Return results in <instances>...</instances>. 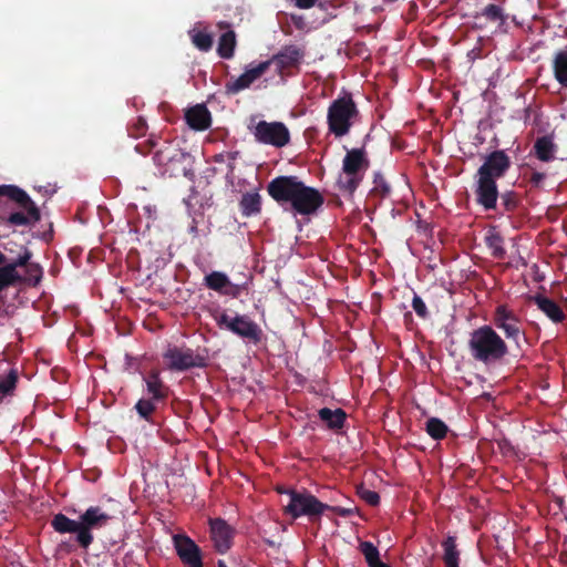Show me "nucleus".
<instances>
[{"label": "nucleus", "mask_w": 567, "mask_h": 567, "mask_svg": "<svg viewBox=\"0 0 567 567\" xmlns=\"http://www.w3.org/2000/svg\"><path fill=\"white\" fill-rule=\"evenodd\" d=\"M269 196L278 204L289 203L299 215L315 214L324 203L322 194L302 183L297 176H278L267 185Z\"/></svg>", "instance_id": "nucleus-1"}, {"label": "nucleus", "mask_w": 567, "mask_h": 567, "mask_svg": "<svg viewBox=\"0 0 567 567\" xmlns=\"http://www.w3.org/2000/svg\"><path fill=\"white\" fill-rule=\"evenodd\" d=\"M511 157L503 150L487 154L478 167L475 178V202L485 210H496L499 196L497 179L504 177L511 168Z\"/></svg>", "instance_id": "nucleus-2"}, {"label": "nucleus", "mask_w": 567, "mask_h": 567, "mask_svg": "<svg viewBox=\"0 0 567 567\" xmlns=\"http://www.w3.org/2000/svg\"><path fill=\"white\" fill-rule=\"evenodd\" d=\"M155 150L153 161L158 167L162 175H168L169 177L176 176L178 173L189 179L194 178V172L190 168L184 166L179 167L187 158L185 153L177 143L173 141L164 140L158 143L154 137L148 138L143 143L135 145V151L140 154L146 155Z\"/></svg>", "instance_id": "nucleus-3"}, {"label": "nucleus", "mask_w": 567, "mask_h": 567, "mask_svg": "<svg viewBox=\"0 0 567 567\" xmlns=\"http://www.w3.org/2000/svg\"><path fill=\"white\" fill-rule=\"evenodd\" d=\"M467 344L471 357L486 365L497 363L508 354L505 340L487 324L473 330Z\"/></svg>", "instance_id": "nucleus-4"}, {"label": "nucleus", "mask_w": 567, "mask_h": 567, "mask_svg": "<svg viewBox=\"0 0 567 567\" xmlns=\"http://www.w3.org/2000/svg\"><path fill=\"white\" fill-rule=\"evenodd\" d=\"M289 502L285 506V514L292 519L301 516L308 517L310 522H317L326 511H330L340 517H349L353 514L351 508L341 506H331L320 502L315 495L307 489L288 491Z\"/></svg>", "instance_id": "nucleus-5"}, {"label": "nucleus", "mask_w": 567, "mask_h": 567, "mask_svg": "<svg viewBox=\"0 0 567 567\" xmlns=\"http://www.w3.org/2000/svg\"><path fill=\"white\" fill-rule=\"evenodd\" d=\"M16 204L21 212H11L1 220L11 226H28L40 221L41 213L35 203L22 188L16 185H0V206Z\"/></svg>", "instance_id": "nucleus-6"}, {"label": "nucleus", "mask_w": 567, "mask_h": 567, "mask_svg": "<svg viewBox=\"0 0 567 567\" xmlns=\"http://www.w3.org/2000/svg\"><path fill=\"white\" fill-rule=\"evenodd\" d=\"M117 512V503L113 498H107L105 503L87 507L80 515L81 530L76 535L80 547L89 548L93 543L92 532L109 526Z\"/></svg>", "instance_id": "nucleus-7"}, {"label": "nucleus", "mask_w": 567, "mask_h": 567, "mask_svg": "<svg viewBox=\"0 0 567 567\" xmlns=\"http://www.w3.org/2000/svg\"><path fill=\"white\" fill-rule=\"evenodd\" d=\"M369 167L370 161L364 148L347 151L342 161V173L337 181L338 189L352 195L362 183Z\"/></svg>", "instance_id": "nucleus-8"}, {"label": "nucleus", "mask_w": 567, "mask_h": 567, "mask_svg": "<svg viewBox=\"0 0 567 567\" xmlns=\"http://www.w3.org/2000/svg\"><path fill=\"white\" fill-rule=\"evenodd\" d=\"M359 116V110L350 93H344L331 102L327 112L328 128L336 137L347 135L354 121Z\"/></svg>", "instance_id": "nucleus-9"}, {"label": "nucleus", "mask_w": 567, "mask_h": 567, "mask_svg": "<svg viewBox=\"0 0 567 567\" xmlns=\"http://www.w3.org/2000/svg\"><path fill=\"white\" fill-rule=\"evenodd\" d=\"M216 324L224 330H228L234 334L247 339L254 343H258L262 338L260 327L245 315H236L230 317L226 311L218 312L214 316Z\"/></svg>", "instance_id": "nucleus-10"}, {"label": "nucleus", "mask_w": 567, "mask_h": 567, "mask_svg": "<svg viewBox=\"0 0 567 567\" xmlns=\"http://www.w3.org/2000/svg\"><path fill=\"white\" fill-rule=\"evenodd\" d=\"M493 326L501 330L505 338L519 347V340L525 338L520 317L507 305H498L492 315Z\"/></svg>", "instance_id": "nucleus-11"}, {"label": "nucleus", "mask_w": 567, "mask_h": 567, "mask_svg": "<svg viewBox=\"0 0 567 567\" xmlns=\"http://www.w3.org/2000/svg\"><path fill=\"white\" fill-rule=\"evenodd\" d=\"M163 358L168 361L167 368L172 371H185L192 368L206 367V358L195 353L189 348L169 347Z\"/></svg>", "instance_id": "nucleus-12"}, {"label": "nucleus", "mask_w": 567, "mask_h": 567, "mask_svg": "<svg viewBox=\"0 0 567 567\" xmlns=\"http://www.w3.org/2000/svg\"><path fill=\"white\" fill-rule=\"evenodd\" d=\"M252 133L257 142L275 147H284L290 142L289 130L282 122L260 121Z\"/></svg>", "instance_id": "nucleus-13"}, {"label": "nucleus", "mask_w": 567, "mask_h": 567, "mask_svg": "<svg viewBox=\"0 0 567 567\" xmlns=\"http://www.w3.org/2000/svg\"><path fill=\"white\" fill-rule=\"evenodd\" d=\"M14 246L19 247L17 257L0 267V287L3 289L24 281L23 277L18 272V268L27 265L32 258V251L28 247L17 244Z\"/></svg>", "instance_id": "nucleus-14"}, {"label": "nucleus", "mask_w": 567, "mask_h": 567, "mask_svg": "<svg viewBox=\"0 0 567 567\" xmlns=\"http://www.w3.org/2000/svg\"><path fill=\"white\" fill-rule=\"evenodd\" d=\"M173 543L177 556L187 567H203V556L199 546L187 535L176 534Z\"/></svg>", "instance_id": "nucleus-15"}, {"label": "nucleus", "mask_w": 567, "mask_h": 567, "mask_svg": "<svg viewBox=\"0 0 567 567\" xmlns=\"http://www.w3.org/2000/svg\"><path fill=\"white\" fill-rule=\"evenodd\" d=\"M305 58V50L298 45L289 44L266 62L275 64L279 74H284L289 69H298Z\"/></svg>", "instance_id": "nucleus-16"}, {"label": "nucleus", "mask_w": 567, "mask_h": 567, "mask_svg": "<svg viewBox=\"0 0 567 567\" xmlns=\"http://www.w3.org/2000/svg\"><path fill=\"white\" fill-rule=\"evenodd\" d=\"M270 62H260L256 66L247 69L236 80L226 83L227 94H237L240 91L248 89L257 79L267 72Z\"/></svg>", "instance_id": "nucleus-17"}, {"label": "nucleus", "mask_w": 567, "mask_h": 567, "mask_svg": "<svg viewBox=\"0 0 567 567\" xmlns=\"http://www.w3.org/2000/svg\"><path fill=\"white\" fill-rule=\"evenodd\" d=\"M210 537L216 550L225 554L231 546L234 529L221 518L210 519Z\"/></svg>", "instance_id": "nucleus-18"}, {"label": "nucleus", "mask_w": 567, "mask_h": 567, "mask_svg": "<svg viewBox=\"0 0 567 567\" xmlns=\"http://www.w3.org/2000/svg\"><path fill=\"white\" fill-rule=\"evenodd\" d=\"M185 118L189 127L196 131H205L212 124L210 112L204 104L189 107L185 113Z\"/></svg>", "instance_id": "nucleus-19"}, {"label": "nucleus", "mask_w": 567, "mask_h": 567, "mask_svg": "<svg viewBox=\"0 0 567 567\" xmlns=\"http://www.w3.org/2000/svg\"><path fill=\"white\" fill-rule=\"evenodd\" d=\"M144 381L146 383L147 393L151 395V399L158 402L165 401L167 399L169 389L163 382L159 371L151 370L144 378Z\"/></svg>", "instance_id": "nucleus-20"}, {"label": "nucleus", "mask_w": 567, "mask_h": 567, "mask_svg": "<svg viewBox=\"0 0 567 567\" xmlns=\"http://www.w3.org/2000/svg\"><path fill=\"white\" fill-rule=\"evenodd\" d=\"M318 416L329 430L334 432L342 430L347 421V413L341 408L336 410L322 408L318 411Z\"/></svg>", "instance_id": "nucleus-21"}, {"label": "nucleus", "mask_w": 567, "mask_h": 567, "mask_svg": "<svg viewBox=\"0 0 567 567\" xmlns=\"http://www.w3.org/2000/svg\"><path fill=\"white\" fill-rule=\"evenodd\" d=\"M535 156L542 162H551L555 159L557 152V145L554 143L553 137L544 135L537 137L533 146Z\"/></svg>", "instance_id": "nucleus-22"}, {"label": "nucleus", "mask_w": 567, "mask_h": 567, "mask_svg": "<svg viewBox=\"0 0 567 567\" xmlns=\"http://www.w3.org/2000/svg\"><path fill=\"white\" fill-rule=\"evenodd\" d=\"M476 18H483L486 22L492 23L497 28H502L506 24L508 14L501 4L489 3L482 9Z\"/></svg>", "instance_id": "nucleus-23"}, {"label": "nucleus", "mask_w": 567, "mask_h": 567, "mask_svg": "<svg viewBox=\"0 0 567 567\" xmlns=\"http://www.w3.org/2000/svg\"><path fill=\"white\" fill-rule=\"evenodd\" d=\"M533 300L537 307L554 322H561L565 319L563 309L554 300L542 295L534 296Z\"/></svg>", "instance_id": "nucleus-24"}, {"label": "nucleus", "mask_w": 567, "mask_h": 567, "mask_svg": "<svg viewBox=\"0 0 567 567\" xmlns=\"http://www.w3.org/2000/svg\"><path fill=\"white\" fill-rule=\"evenodd\" d=\"M239 210L244 217L256 216L261 212V196L258 192H247L239 200Z\"/></svg>", "instance_id": "nucleus-25"}, {"label": "nucleus", "mask_w": 567, "mask_h": 567, "mask_svg": "<svg viewBox=\"0 0 567 567\" xmlns=\"http://www.w3.org/2000/svg\"><path fill=\"white\" fill-rule=\"evenodd\" d=\"M51 526L53 529L60 534H75L79 535L81 530V523L79 520H74L69 518L62 513L55 514L51 520Z\"/></svg>", "instance_id": "nucleus-26"}, {"label": "nucleus", "mask_w": 567, "mask_h": 567, "mask_svg": "<svg viewBox=\"0 0 567 567\" xmlns=\"http://www.w3.org/2000/svg\"><path fill=\"white\" fill-rule=\"evenodd\" d=\"M229 277L221 271H212L204 277L206 288L223 295L227 286H229Z\"/></svg>", "instance_id": "nucleus-27"}, {"label": "nucleus", "mask_w": 567, "mask_h": 567, "mask_svg": "<svg viewBox=\"0 0 567 567\" xmlns=\"http://www.w3.org/2000/svg\"><path fill=\"white\" fill-rule=\"evenodd\" d=\"M236 48V34L233 30L223 33L218 40L217 53L223 59H231Z\"/></svg>", "instance_id": "nucleus-28"}, {"label": "nucleus", "mask_w": 567, "mask_h": 567, "mask_svg": "<svg viewBox=\"0 0 567 567\" xmlns=\"http://www.w3.org/2000/svg\"><path fill=\"white\" fill-rule=\"evenodd\" d=\"M443 547V561L445 566L460 565V550L457 549L456 538L454 536H447L442 542Z\"/></svg>", "instance_id": "nucleus-29"}, {"label": "nucleus", "mask_w": 567, "mask_h": 567, "mask_svg": "<svg viewBox=\"0 0 567 567\" xmlns=\"http://www.w3.org/2000/svg\"><path fill=\"white\" fill-rule=\"evenodd\" d=\"M443 547V561L445 566L460 565V550L457 549L456 538L454 536H447L442 542Z\"/></svg>", "instance_id": "nucleus-30"}, {"label": "nucleus", "mask_w": 567, "mask_h": 567, "mask_svg": "<svg viewBox=\"0 0 567 567\" xmlns=\"http://www.w3.org/2000/svg\"><path fill=\"white\" fill-rule=\"evenodd\" d=\"M554 75L557 82L567 87V51H558L553 61Z\"/></svg>", "instance_id": "nucleus-31"}, {"label": "nucleus", "mask_w": 567, "mask_h": 567, "mask_svg": "<svg viewBox=\"0 0 567 567\" xmlns=\"http://www.w3.org/2000/svg\"><path fill=\"white\" fill-rule=\"evenodd\" d=\"M485 241H486V246L491 250V254L494 258H496V259L505 258L506 250L503 246L504 240H503V237L498 233L491 231L485 237Z\"/></svg>", "instance_id": "nucleus-32"}, {"label": "nucleus", "mask_w": 567, "mask_h": 567, "mask_svg": "<svg viewBox=\"0 0 567 567\" xmlns=\"http://www.w3.org/2000/svg\"><path fill=\"white\" fill-rule=\"evenodd\" d=\"M425 431L433 440H442L446 436L449 427L437 417H430L425 423Z\"/></svg>", "instance_id": "nucleus-33"}, {"label": "nucleus", "mask_w": 567, "mask_h": 567, "mask_svg": "<svg viewBox=\"0 0 567 567\" xmlns=\"http://www.w3.org/2000/svg\"><path fill=\"white\" fill-rule=\"evenodd\" d=\"M156 403L158 401H155L153 399H140L134 409L136 410L137 414L145 420L148 423H154L153 421V413L156 410Z\"/></svg>", "instance_id": "nucleus-34"}, {"label": "nucleus", "mask_w": 567, "mask_h": 567, "mask_svg": "<svg viewBox=\"0 0 567 567\" xmlns=\"http://www.w3.org/2000/svg\"><path fill=\"white\" fill-rule=\"evenodd\" d=\"M193 44L203 52H208L214 43L213 35L208 32L200 30H193L189 32Z\"/></svg>", "instance_id": "nucleus-35"}, {"label": "nucleus", "mask_w": 567, "mask_h": 567, "mask_svg": "<svg viewBox=\"0 0 567 567\" xmlns=\"http://www.w3.org/2000/svg\"><path fill=\"white\" fill-rule=\"evenodd\" d=\"M498 197L501 198V214L513 213L519 205V196L514 190H506Z\"/></svg>", "instance_id": "nucleus-36"}, {"label": "nucleus", "mask_w": 567, "mask_h": 567, "mask_svg": "<svg viewBox=\"0 0 567 567\" xmlns=\"http://www.w3.org/2000/svg\"><path fill=\"white\" fill-rule=\"evenodd\" d=\"M18 372L11 369L9 373L0 380V401L6 395H11L17 386Z\"/></svg>", "instance_id": "nucleus-37"}, {"label": "nucleus", "mask_w": 567, "mask_h": 567, "mask_svg": "<svg viewBox=\"0 0 567 567\" xmlns=\"http://www.w3.org/2000/svg\"><path fill=\"white\" fill-rule=\"evenodd\" d=\"M359 549L368 565L373 564V561L380 558L379 549L371 542H361Z\"/></svg>", "instance_id": "nucleus-38"}, {"label": "nucleus", "mask_w": 567, "mask_h": 567, "mask_svg": "<svg viewBox=\"0 0 567 567\" xmlns=\"http://www.w3.org/2000/svg\"><path fill=\"white\" fill-rule=\"evenodd\" d=\"M25 268L27 278L24 280L32 281L33 285L39 284L42 277V268L38 264H32L30 260L27 265L23 266Z\"/></svg>", "instance_id": "nucleus-39"}, {"label": "nucleus", "mask_w": 567, "mask_h": 567, "mask_svg": "<svg viewBox=\"0 0 567 567\" xmlns=\"http://www.w3.org/2000/svg\"><path fill=\"white\" fill-rule=\"evenodd\" d=\"M373 183V192L380 194L381 197H388L390 195L391 187L382 174L375 173Z\"/></svg>", "instance_id": "nucleus-40"}, {"label": "nucleus", "mask_w": 567, "mask_h": 567, "mask_svg": "<svg viewBox=\"0 0 567 567\" xmlns=\"http://www.w3.org/2000/svg\"><path fill=\"white\" fill-rule=\"evenodd\" d=\"M146 130V121L142 117H137L136 121L128 126V134L133 137H138L144 135Z\"/></svg>", "instance_id": "nucleus-41"}, {"label": "nucleus", "mask_w": 567, "mask_h": 567, "mask_svg": "<svg viewBox=\"0 0 567 567\" xmlns=\"http://www.w3.org/2000/svg\"><path fill=\"white\" fill-rule=\"evenodd\" d=\"M412 308L420 318H422V319L427 318V316H429L427 308H426L423 299L416 293H414V297L412 299Z\"/></svg>", "instance_id": "nucleus-42"}, {"label": "nucleus", "mask_w": 567, "mask_h": 567, "mask_svg": "<svg viewBox=\"0 0 567 567\" xmlns=\"http://www.w3.org/2000/svg\"><path fill=\"white\" fill-rule=\"evenodd\" d=\"M359 495L370 506H378L380 503V495L374 491L363 488Z\"/></svg>", "instance_id": "nucleus-43"}, {"label": "nucleus", "mask_w": 567, "mask_h": 567, "mask_svg": "<svg viewBox=\"0 0 567 567\" xmlns=\"http://www.w3.org/2000/svg\"><path fill=\"white\" fill-rule=\"evenodd\" d=\"M243 290H244V286L243 285H236V284H233L229 280V286H227V288L225 289L223 295L224 296H229L231 298H238Z\"/></svg>", "instance_id": "nucleus-44"}, {"label": "nucleus", "mask_w": 567, "mask_h": 567, "mask_svg": "<svg viewBox=\"0 0 567 567\" xmlns=\"http://www.w3.org/2000/svg\"><path fill=\"white\" fill-rule=\"evenodd\" d=\"M545 179V174L540 172L534 171L529 177V182L532 185L538 187L542 182Z\"/></svg>", "instance_id": "nucleus-45"}, {"label": "nucleus", "mask_w": 567, "mask_h": 567, "mask_svg": "<svg viewBox=\"0 0 567 567\" xmlns=\"http://www.w3.org/2000/svg\"><path fill=\"white\" fill-rule=\"evenodd\" d=\"M317 0H296V6L299 9H310L316 4Z\"/></svg>", "instance_id": "nucleus-46"}, {"label": "nucleus", "mask_w": 567, "mask_h": 567, "mask_svg": "<svg viewBox=\"0 0 567 567\" xmlns=\"http://www.w3.org/2000/svg\"><path fill=\"white\" fill-rule=\"evenodd\" d=\"M291 21L297 29H302L305 27V20L301 16L291 14Z\"/></svg>", "instance_id": "nucleus-47"}, {"label": "nucleus", "mask_w": 567, "mask_h": 567, "mask_svg": "<svg viewBox=\"0 0 567 567\" xmlns=\"http://www.w3.org/2000/svg\"><path fill=\"white\" fill-rule=\"evenodd\" d=\"M237 155H238V152H231V153H227V157L229 158V163H228V169L230 173L234 172L235 169V165H234V162L235 159L237 158Z\"/></svg>", "instance_id": "nucleus-48"}, {"label": "nucleus", "mask_w": 567, "mask_h": 567, "mask_svg": "<svg viewBox=\"0 0 567 567\" xmlns=\"http://www.w3.org/2000/svg\"><path fill=\"white\" fill-rule=\"evenodd\" d=\"M16 257H10L0 251V267L4 266L7 262L10 261V259H14Z\"/></svg>", "instance_id": "nucleus-49"}, {"label": "nucleus", "mask_w": 567, "mask_h": 567, "mask_svg": "<svg viewBox=\"0 0 567 567\" xmlns=\"http://www.w3.org/2000/svg\"><path fill=\"white\" fill-rule=\"evenodd\" d=\"M369 567H390V565L383 563L380 558L373 561V564L368 565Z\"/></svg>", "instance_id": "nucleus-50"}, {"label": "nucleus", "mask_w": 567, "mask_h": 567, "mask_svg": "<svg viewBox=\"0 0 567 567\" xmlns=\"http://www.w3.org/2000/svg\"><path fill=\"white\" fill-rule=\"evenodd\" d=\"M225 156H226L225 154H217V155H215L214 161L216 163H223V162H225Z\"/></svg>", "instance_id": "nucleus-51"}, {"label": "nucleus", "mask_w": 567, "mask_h": 567, "mask_svg": "<svg viewBox=\"0 0 567 567\" xmlns=\"http://www.w3.org/2000/svg\"><path fill=\"white\" fill-rule=\"evenodd\" d=\"M276 489H277V492H278L279 494H287V495H288V491H291L290 488H285V487H282V486H279V487H277Z\"/></svg>", "instance_id": "nucleus-52"}, {"label": "nucleus", "mask_w": 567, "mask_h": 567, "mask_svg": "<svg viewBox=\"0 0 567 567\" xmlns=\"http://www.w3.org/2000/svg\"><path fill=\"white\" fill-rule=\"evenodd\" d=\"M218 567H227L226 564L223 560L218 561Z\"/></svg>", "instance_id": "nucleus-53"}, {"label": "nucleus", "mask_w": 567, "mask_h": 567, "mask_svg": "<svg viewBox=\"0 0 567 567\" xmlns=\"http://www.w3.org/2000/svg\"><path fill=\"white\" fill-rule=\"evenodd\" d=\"M6 251L13 252L11 248L6 247Z\"/></svg>", "instance_id": "nucleus-54"}, {"label": "nucleus", "mask_w": 567, "mask_h": 567, "mask_svg": "<svg viewBox=\"0 0 567 567\" xmlns=\"http://www.w3.org/2000/svg\"><path fill=\"white\" fill-rule=\"evenodd\" d=\"M445 567H460V565H450V566H445Z\"/></svg>", "instance_id": "nucleus-55"}, {"label": "nucleus", "mask_w": 567, "mask_h": 567, "mask_svg": "<svg viewBox=\"0 0 567 567\" xmlns=\"http://www.w3.org/2000/svg\"><path fill=\"white\" fill-rule=\"evenodd\" d=\"M2 290H3V288H2V287H0V292H1Z\"/></svg>", "instance_id": "nucleus-56"}]
</instances>
